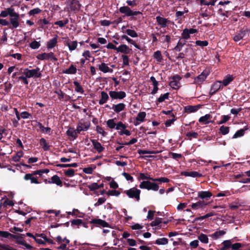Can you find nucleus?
Listing matches in <instances>:
<instances>
[{"label": "nucleus", "mask_w": 250, "mask_h": 250, "mask_svg": "<svg viewBox=\"0 0 250 250\" xmlns=\"http://www.w3.org/2000/svg\"><path fill=\"white\" fill-rule=\"evenodd\" d=\"M37 58L40 60H51L54 61H57V58L55 56L54 54L52 52L48 53H43L41 54H39L37 56Z\"/></svg>", "instance_id": "9"}, {"label": "nucleus", "mask_w": 250, "mask_h": 250, "mask_svg": "<svg viewBox=\"0 0 250 250\" xmlns=\"http://www.w3.org/2000/svg\"><path fill=\"white\" fill-rule=\"evenodd\" d=\"M162 223V219L160 218H157L155 220L152 221L151 223V226H157L160 228L161 227V224Z\"/></svg>", "instance_id": "49"}, {"label": "nucleus", "mask_w": 250, "mask_h": 250, "mask_svg": "<svg viewBox=\"0 0 250 250\" xmlns=\"http://www.w3.org/2000/svg\"><path fill=\"white\" fill-rule=\"evenodd\" d=\"M58 167H76L78 166V164L76 163L69 164H58L57 165Z\"/></svg>", "instance_id": "52"}, {"label": "nucleus", "mask_w": 250, "mask_h": 250, "mask_svg": "<svg viewBox=\"0 0 250 250\" xmlns=\"http://www.w3.org/2000/svg\"><path fill=\"white\" fill-rule=\"evenodd\" d=\"M107 126L111 129H113L116 127V123H115L113 119H109L106 122Z\"/></svg>", "instance_id": "56"}, {"label": "nucleus", "mask_w": 250, "mask_h": 250, "mask_svg": "<svg viewBox=\"0 0 250 250\" xmlns=\"http://www.w3.org/2000/svg\"><path fill=\"white\" fill-rule=\"evenodd\" d=\"M212 116L209 114H206L204 116H202L199 119V122L202 123L204 125H207L209 124V123H212V121H210L211 119Z\"/></svg>", "instance_id": "22"}, {"label": "nucleus", "mask_w": 250, "mask_h": 250, "mask_svg": "<svg viewBox=\"0 0 250 250\" xmlns=\"http://www.w3.org/2000/svg\"><path fill=\"white\" fill-rule=\"evenodd\" d=\"M90 126V122L85 119H81L78 123L77 131L80 133L81 131H87Z\"/></svg>", "instance_id": "5"}, {"label": "nucleus", "mask_w": 250, "mask_h": 250, "mask_svg": "<svg viewBox=\"0 0 250 250\" xmlns=\"http://www.w3.org/2000/svg\"><path fill=\"white\" fill-rule=\"evenodd\" d=\"M57 38L58 36L56 35L54 38L51 39L48 42H47L46 47L47 49H52L57 45L58 42Z\"/></svg>", "instance_id": "21"}, {"label": "nucleus", "mask_w": 250, "mask_h": 250, "mask_svg": "<svg viewBox=\"0 0 250 250\" xmlns=\"http://www.w3.org/2000/svg\"><path fill=\"white\" fill-rule=\"evenodd\" d=\"M24 70L26 73V77L28 78H39L42 76V71H41L40 68L38 67L32 69L26 68Z\"/></svg>", "instance_id": "3"}, {"label": "nucleus", "mask_w": 250, "mask_h": 250, "mask_svg": "<svg viewBox=\"0 0 250 250\" xmlns=\"http://www.w3.org/2000/svg\"><path fill=\"white\" fill-rule=\"evenodd\" d=\"M223 86L221 84V81H218L215 82L211 86L209 91V94L213 95L217 92L219 89L222 88Z\"/></svg>", "instance_id": "11"}, {"label": "nucleus", "mask_w": 250, "mask_h": 250, "mask_svg": "<svg viewBox=\"0 0 250 250\" xmlns=\"http://www.w3.org/2000/svg\"><path fill=\"white\" fill-rule=\"evenodd\" d=\"M38 126L41 130H42L43 132H45L49 135H50L51 134V129L50 127H45L41 123H39Z\"/></svg>", "instance_id": "40"}, {"label": "nucleus", "mask_w": 250, "mask_h": 250, "mask_svg": "<svg viewBox=\"0 0 250 250\" xmlns=\"http://www.w3.org/2000/svg\"><path fill=\"white\" fill-rule=\"evenodd\" d=\"M125 108V104L124 103H119L116 104H113L111 108L115 113H118L124 110Z\"/></svg>", "instance_id": "19"}, {"label": "nucleus", "mask_w": 250, "mask_h": 250, "mask_svg": "<svg viewBox=\"0 0 250 250\" xmlns=\"http://www.w3.org/2000/svg\"><path fill=\"white\" fill-rule=\"evenodd\" d=\"M182 174L186 177L189 176L192 177H200L202 175V174L197 171H184Z\"/></svg>", "instance_id": "25"}, {"label": "nucleus", "mask_w": 250, "mask_h": 250, "mask_svg": "<svg viewBox=\"0 0 250 250\" xmlns=\"http://www.w3.org/2000/svg\"><path fill=\"white\" fill-rule=\"evenodd\" d=\"M244 133L245 130L243 129H239L238 131H237L236 133L233 135L232 138L235 139L242 137L244 135Z\"/></svg>", "instance_id": "48"}, {"label": "nucleus", "mask_w": 250, "mask_h": 250, "mask_svg": "<svg viewBox=\"0 0 250 250\" xmlns=\"http://www.w3.org/2000/svg\"><path fill=\"white\" fill-rule=\"evenodd\" d=\"M130 49L125 44H122L119 45L117 47V51L118 52H121L125 54H128L130 52Z\"/></svg>", "instance_id": "27"}, {"label": "nucleus", "mask_w": 250, "mask_h": 250, "mask_svg": "<svg viewBox=\"0 0 250 250\" xmlns=\"http://www.w3.org/2000/svg\"><path fill=\"white\" fill-rule=\"evenodd\" d=\"M188 12L187 8H185L183 11H177L175 13V16L177 19L180 18L181 16L184 15V14L187 13Z\"/></svg>", "instance_id": "58"}, {"label": "nucleus", "mask_w": 250, "mask_h": 250, "mask_svg": "<svg viewBox=\"0 0 250 250\" xmlns=\"http://www.w3.org/2000/svg\"><path fill=\"white\" fill-rule=\"evenodd\" d=\"M214 215V213L213 212H210L209 213H208L207 214H206V215H203V216H200V217H196L194 219V221H193V222H196L198 221H201V220H203L206 218H208L209 217H211V216H212Z\"/></svg>", "instance_id": "34"}, {"label": "nucleus", "mask_w": 250, "mask_h": 250, "mask_svg": "<svg viewBox=\"0 0 250 250\" xmlns=\"http://www.w3.org/2000/svg\"><path fill=\"white\" fill-rule=\"evenodd\" d=\"M139 187L142 189H147V190L154 191H157L159 189V186L156 183H152L149 181H143L140 183Z\"/></svg>", "instance_id": "4"}, {"label": "nucleus", "mask_w": 250, "mask_h": 250, "mask_svg": "<svg viewBox=\"0 0 250 250\" xmlns=\"http://www.w3.org/2000/svg\"><path fill=\"white\" fill-rule=\"evenodd\" d=\"M169 96L168 93H166L164 94L161 95L160 97L158 99L157 101L159 103H162L164 102L166 99H168Z\"/></svg>", "instance_id": "60"}, {"label": "nucleus", "mask_w": 250, "mask_h": 250, "mask_svg": "<svg viewBox=\"0 0 250 250\" xmlns=\"http://www.w3.org/2000/svg\"><path fill=\"white\" fill-rule=\"evenodd\" d=\"M119 11L125 15L126 16H134L141 14L142 13L140 11H133L129 7L124 6L121 7L119 9Z\"/></svg>", "instance_id": "6"}, {"label": "nucleus", "mask_w": 250, "mask_h": 250, "mask_svg": "<svg viewBox=\"0 0 250 250\" xmlns=\"http://www.w3.org/2000/svg\"><path fill=\"white\" fill-rule=\"evenodd\" d=\"M156 244L158 245H165L168 243V239L166 238H161L157 239L155 243Z\"/></svg>", "instance_id": "41"}, {"label": "nucleus", "mask_w": 250, "mask_h": 250, "mask_svg": "<svg viewBox=\"0 0 250 250\" xmlns=\"http://www.w3.org/2000/svg\"><path fill=\"white\" fill-rule=\"evenodd\" d=\"M66 44L70 51L75 50L78 45L77 42L76 41L68 42Z\"/></svg>", "instance_id": "36"}, {"label": "nucleus", "mask_w": 250, "mask_h": 250, "mask_svg": "<svg viewBox=\"0 0 250 250\" xmlns=\"http://www.w3.org/2000/svg\"><path fill=\"white\" fill-rule=\"evenodd\" d=\"M146 117V113L145 112H139L136 117V122L134 123L135 126L138 125L140 123L143 122Z\"/></svg>", "instance_id": "17"}, {"label": "nucleus", "mask_w": 250, "mask_h": 250, "mask_svg": "<svg viewBox=\"0 0 250 250\" xmlns=\"http://www.w3.org/2000/svg\"><path fill=\"white\" fill-rule=\"evenodd\" d=\"M69 21L67 19L64 20L58 21L54 22V24L58 25L60 27L62 28L65 25L68 23Z\"/></svg>", "instance_id": "42"}, {"label": "nucleus", "mask_w": 250, "mask_h": 250, "mask_svg": "<svg viewBox=\"0 0 250 250\" xmlns=\"http://www.w3.org/2000/svg\"><path fill=\"white\" fill-rule=\"evenodd\" d=\"M24 234H21L20 236L13 235L7 231H1L0 230V237L2 238H8L9 236L14 238L16 240L18 244L22 245L25 242L23 238V236H24Z\"/></svg>", "instance_id": "1"}, {"label": "nucleus", "mask_w": 250, "mask_h": 250, "mask_svg": "<svg viewBox=\"0 0 250 250\" xmlns=\"http://www.w3.org/2000/svg\"><path fill=\"white\" fill-rule=\"evenodd\" d=\"M198 239L202 243L207 244L208 242V239L206 234H201L198 237Z\"/></svg>", "instance_id": "47"}, {"label": "nucleus", "mask_w": 250, "mask_h": 250, "mask_svg": "<svg viewBox=\"0 0 250 250\" xmlns=\"http://www.w3.org/2000/svg\"><path fill=\"white\" fill-rule=\"evenodd\" d=\"M226 234V231L224 230H221L215 231L214 233L211 235V237L214 239H217L221 236H222Z\"/></svg>", "instance_id": "35"}, {"label": "nucleus", "mask_w": 250, "mask_h": 250, "mask_svg": "<svg viewBox=\"0 0 250 250\" xmlns=\"http://www.w3.org/2000/svg\"><path fill=\"white\" fill-rule=\"evenodd\" d=\"M208 73L207 71H204L202 73L194 79V83L201 84L206 80Z\"/></svg>", "instance_id": "14"}, {"label": "nucleus", "mask_w": 250, "mask_h": 250, "mask_svg": "<svg viewBox=\"0 0 250 250\" xmlns=\"http://www.w3.org/2000/svg\"><path fill=\"white\" fill-rule=\"evenodd\" d=\"M91 223L101 226L103 227H109V224L104 220L100 219H95L91 221Z\"/></svg>", "instance_id": "23"}, {"label": "nucleus", "mask_w": 250, "mask_h": 250, "mask_svg": "<svg viewBox=\"0 0 250 250\" xmlns=\"http://www.w3.org/2000/svg\"><path fill=\"white\" fill-rule=\"evenodd\" d=\"M63 73L67 74H75L77 73V68L71 64L68 69L64 70Z\"/></svg>", "instance_id": "31"}, {"label": "nucleus", "mask_w": 250, "mask_h": 250, "mask_svg": "<svg viewBox=\"0 0 250 250\" xmlns=\"http://www.w3.org/2000/svg\"><path fill=\"white\" fill-rule=\"evenodd\" d=\"M169 85L171 88L175 89H179L180 87V83L178 81L172 80L170 82Z\"/></svg>", "instance_id": "43"}, {"label": "nucleus", "mask_w": 250, "mask_h": 250, "mask_svg": "<svg viewBox=\"0 0 250 250\" xmlns=\"http://www.w3.org/2000/svg\"><path fill=\"white\" fill-rule=\"evenodd\" d=\"M220 131L222 135H227L229 133V127L228 126H225L224 125H222L220 128Z\"/></svg>", "instance_id": "50"}, {"label": "nucleus", "mask_w": 250, "mask_h": 250, "mask_svg": "<svg viewBox=\"0 0 250 250\" xmlns=\"http://www.w3.org/2000/svg\"><path fill=\"white\" fill-rule=\"evenodd\" d=\"M140 190L138 189L137 188H131L129 190H127L125 191V193L129 198H134L138 201L140 200Z\"/></svg>", "instance_id": "7"}, {"label": "nucleus", "mask_w": 250, "mask_h": 250, "mask_svg": "<svg viewBox=\"0 0 250 250\" xmlns=\"http://www.w3.org/2000/svg\"><path fill=\"white\" fill-rule=\"evenodd\" d=\"M212 196L211 192L209 191H201L197 193V196L202 200H208Z\"/></svg>", "instance_id": "12"}, {"label": "nucleus", "mask_w": 250, "mask_h": 250, "mask_svg": "<svg viewBox=\"0 0 250 250\" xmlns=\"http://www.w3.org/2000/svg\"><path fill=\"white\" fill-rule=\"evenodd\" d=\"M14 205L13 202L12 200H9L8 199H1L0 204V207L1 206L3 207H6L7 206H13Z\"/></svg>", "instance_id": "33"}, {"label": "nucleus", "mask_w": 250, "mask_h": 250, "mask_svg": "<svg viewBox=\"0 0 250 250\" xmlns=\"http://www.w3.org/2000/svg\"><path fill=\"white\" fill-rule=\"evenodd\" d=\"M19 14L17 12L10 17L9 23H10L12 24L13 28H16L19 26Z\"/></svg>", "instance_id": "10"}, {"label": "nucleus", "mask_w": 250, "mask_h": 250, "mask_svg": "<svg viewBox=\"0 0 250 250\" xmlns=\"http://www.w3.org/2000/svg\"><path fill=\"white\" fill-rule=\"evenodd\" d=\"M40 144L42 146L44 150L46 151L49 149L50 146L47 144L45 139L41 138L40 141Z\"/></svg>", "instance_id": "39"}, {"label": "nucleus", "mask_w": 250, "mask_h": 250, "mask_svg": "<svg viewBox=\"0 0 250 250\" xmlns=\"http://www.w3.org/2000/svg\"><path fill=\"white\" fill-rule=\"evenodd\" d=\"M109 95L112 100H122L126 97L125 92L122 91H110Z\"/></svg>", "instance_id": "8"}, {"label": "nucleus", "mask_w": 250, "mask_h": 250, "mask_svg": "<svg viewBox=\"0 0 250 250\" xmlns=\"http://www.w3.org/2000/svg\"><path fill=\"white\" fill-rule=\"evenodd\" d=\"M230 119V117L229 115H223L222 116V119L219 121L218 124L221 125L225 123L228 121Z\"/></svg>", "instance_id": "64"}, {"label": "nucleus", "mask_w": 250, "mask_h": 250, "mask_svg": "<svg viewBox=\"0 0 250 250\" xmlns=\"http://www.w3.org/2000/svg\"><path fill=\"white\" fill-rule=\"evenodd\" d=\"M16 12H15L14 8L12 7H9L1 12V13H0V17L5 18L7 16L9 15L11 17Z\"/></svg>", "instance_id": "16"}, {"label": "nucleus", "mask_w": 250, "mask_h": 250, "mask_svg": "<svg viewBox=\"0 0 250 250\" xmlns=\"http://www.w3.org/2000/svg\"><path fill=\"white\" fill-rule=\"evenodd\" d=\"M41 44L39 42L34 41L30 44V47L33 49H36L40 47Z\"/></svg>", "instance_id": "57"}, {"label": "nucleus", "mask_w": 250, "mask_h": 250, "mask_svg": "<svg viewBox=\"0 0 250 250\" xmlns=\"http://www.w3.org/2000/svg\"><path fill=\"white\" fill-rule=\"evenodd\" d=\"M156 20L158 24L163 28L166 27L167 23L169 21L167 19L160 16H157Z\"/></svg>", "instance_id": "18"}, {"label": "nucleus", "mask_w": 250, "mask_h": 250, "mask_svg": "<svg viewBox=\"0 0 250 250\" xmlns=\"http://www.w3.org/2000/svg\"><path fill=\"white\" fill-rule=\"evenodd\" d=\"M153 57L158 62H161L163 60L162 55L160 51H157L155 52Z\"/></svg>", "instance_id": "46"}, {"label": "nucleus", "mask_w": 250, "mask_h": 250, "mask_svg": "<svg viewBox=\"0 0 250 250\" xmlns=\"http://www.w3.org/2000/svg\"><path fill=\"white\" fill-rule=\"evenodd\" d=\"M125 32L128 35L132 38H136L138 37L137 33L133 30L127 29Z\"/></svg>", "instance_id": "54"}, {"label": "nucleus", "mask_w": 250, "mask_h": 250, "mask_svg": "<svg viewBox=\"0 0 250 250\" xmlns=\"http://www.w3.org/2000/svg\"><path fill=\"white\" fill-rule=\"evenodd\" d=\"M122 40H125L128 43L133 45L136 48H139L138 45L134 42L133 40L128 38L126 35H122L121 37Z\"/></svg>", "instance_id": "38"}, {"label": "nucleus", "mask_w": 250, "mask_h": 250, "mask_svg": "<svg viewBox=\"0 0 250 250\" xmlns=\"http://www.w3.org/2000/svg\"><path fill=\"white\" fill-rule=\"evenodd\" d=\"M71 223L72 225H76L79 226L83 224V221L81 219H77L72 220Z\"/></svg>", "instance_id": "63"}, {"label": "nucleus", "mask_w": 250, "mask_h": 250, "mask_svg": "<svg viewBox=\"0 0 250 250\" xmlns=\"http://www.w3.org/2000/svg\"><path fill=\"white\" fill-rule=\"evenodd\" d=\"M150 180L153 181H159L160 182L168 183L169 180L166 177H161L159 178H150Z\"/></svg>", "instance_id": "51"}, {"label": "nucleus", "mask_w": 250, "mask_h": 250, "mask_svg": "<svg viewBox=\"0 0 250 250\" xmlns=\"http://www.w3.org/2000/svg\"><path fill=\"white\" fill-rule=\"evenodd\" d=\"M161 39L163 42H166L169 44L170 42L171 37L169 35H163L161 37Z\"/></svg>", "instance_id": "62"}, {"label": "nucleus", "mask_w": 250, "mask_h": 250, "mask_svg": "<svg viewBox=\"0 0 250 250\" xmlns=\"http://www.w3.org/2000/svg\"><path fill=\"white\" fill-rule=\"evenodd\" d=\"M87 187L91 191H93L99 188V186L96 183H93L89 185Z\"/></svg>", "instance_id": "59"}, {"label": "nucleus", "mask_w": 250, "mask_h": 250, "mask_svg": "<svg viewBox=\"0 0 250 250\" xmlns=\"http://www.w3.org/2000/svg\"><path fill=\"white\" fill-rule=\"evenodd\" d=\"M190 38V34L188 32V28H185L183 30L182 33V38L184 40H188Z\"/></svg>", "instance_id": "53"}, {"label": "nucleus", "mask_w": 250, "mask_h": 250, "mask_svg": "<svg viewBox=\"0 0 250 250\" xmlns=\"http://www.w3.org/2000/svg\"><path fill=\"white\" fill-rule=\"evenodd\" d=\"M199 109L198 106L188 105L185 107L186 112L190 113L196 111Z\"/></svg>", "instance_id": "32"}, {"label": "nucleus", "mask_w": 250, "mask_h": 250, "mask_svg": "<svg viewBox=\"0 0 250 250\" xmlns=\"http://www.w3.org/2000/svg\"><path fill=\"white\" fill-rule=\"evenodd\" d=\"M80 4L77 0H68L65 10L68 12H76L80 9Z\"/></svg>", "instance_id": "2"}, {"label": "nucleus", "mask_w": 250, "mask_h": 250, "mask_svg": "<svg viewBox=\"0 0 250 250\" xmlns=\"http://www.w3.org/2000/svg\"><path fill=\"white\" fill-rule=\"evenodd\" d=\"M208 205V203L206 201L199 200L196 203H192L190 206L193 209L197 210L203 208Z\"/></svg>", "instance_id": "13"}, {"label": "nucleus", "mask_w": 250, "mask_h": 250, "mask_svg": "<svg viewBox=\"0 0 250 250\" xmlns=\"http://www.w3.org/2000/svg\"><path fill=\"white\" fill-rule=\"evenodd\" d=\"M189 140H191L192 138H196L198 136V134L194 131L188 132L186 134Z\"/></svg>", "instance_id": "55"}, {"label": "nucleus", "mask_w": 250, "mask_h": 250, "mask_svg": "<svg viewBox=\"0 0 250 250\" xmlns=\"http://www.w3.org/2000/svg\"><path fill=\"white\" fill-rule=\"evenodd\" d=\"M161 150L160 151H147L146 150H138V152L139 154H157L161 152Z\"/></svg>", "instance_id": "45"}, {"label": "nucleus", "mask_w": 250, "mask_h": 250, "mask_svg": "<svg viewBox=\"0 0 250 250\" xmlns=\"http://www.w3.org/2000/svg\"><path fill=\"white\" fill-rule=\"evenodd\" d=\"M41 10L39 8H34L29 11L28 14L30 16H34L35 15L40 13Z\"/></svg>", "instance_id": "61"}, {"label": "nucleus", "mask_w": 250, "mask_h": 250, "mask_svg": "<svg viewBox=\"0 0 250 250\" xmlns=\"http://www.w3.org/2000/svg\"><path fill=\"white\" fill-rule=\"evenodd\" d=\"M91 142L94 148L99 153L102 152L104 149L102 145L96 140H92Z\"/></svg>", "instance_id": "24"}, {"label": "nucleus", "mask_w": 250, "mask_h": 250, "mask_svg": "<svg viewBox=\"0 0 250 250\" xmlns=\"http://www.w3.org/2000/svg\"><path fill=\"white\" fill-rule=\"evenodd\" d=\"M51 181H48V183L50 184H55L58 186H62V182L61 180L60 177L57 175H54L51 177Z\"/></svg>", "instance_id": "28"}, {"label": "nucleus", "mask_w": 250, "mask_h": 250, "mask_svg": "<svg viewBox=\"0 0 250 250\" xmlns=\"http://www.w3.org/2000/svg\"><path fill=\"white\" fill-rule=\"evenodd\" d=\"M23 152L22 151H18L17 154L12 158L13 160L15 162H19L21 157H23Z\"/></svg>", "instance_id": "44"}, {"label": "nucleus", "mask_w": 250, "mask_h": 250, "mask_svg": "<svg viewBox=\"0 0 250 250\" xmlns=\"http://www.w3.org/2000/svg\"><path fill=\"white\" fill-rule=\"evenodd\" d=\"M99 69L104 73H112L113 70L112 68L108 66V64L104 63L102 62L101 64L97 65Z\"/></svg>", "instance_id": "15"}, {"label": "nucleus", "mask_w": 250, "mask_h": 250, "mask_svg": "<svg viewBox=\"0 0 250 250\" xmlns=\"http://www.w3.org/2000/svg\"><path fill=\"white\" fill-rule=\"evenodd\" d=\"M233 78L232 76H226L223 81H220L223 86H226L228 85L232 81Z\"/></svg>", "instance_id": "29"}, {"label": "nucleus", "mask_w": 250, "mask_h": 250, "mask_svg": "<svg viewBox=\"0 0 250 250\" xmlns=\"http://www.w3.org/2000/svg\"><path fill=\"white\" fill-rule=\"evenodd\" d=\"M246 33V30H241L239 33L234 36L233 38V40L236 42H239L245 36Z\"/></svg>", "instance_id": "26"}, {"label": "nucleus", "mask_w": 250, "mask_h": 250, "mask_svg": "<svg viewBox=\"0 0 250 250\" xmlns=\"http://www.w3.org/2000/svg\"><path fill=\"white\" fill-rule=\"evenodd\" d=\"M73 83L76 87L75 89V90L76 92L80 93L81 94H83L84 92L83 88L80 85L79 83H78L77 81H74Z\"/></svg>", "instance_id": "37"}, {"label": "nucleus", "mask_w": 250, "mask_h": 250, "mask_svg": "<svg viewBox=\"0 0 250 250\" xmlns=\"http://www.w3.org/2000/svg\"><path fill=\"white\" fill-rule=\"evenodd\" d=\"M79 133L77 131V129H74L73 128H70L66 131V134L71 137L73 139H76L77 137V134Z\"/></svg>", "instance_id": "30"}, {"label": "nucleus", "mask_w": 250, "mask_h": 250, "mask_svg": "<svg viewBox=\"0 0 250 250\" xmlns=\"http://www.w3.org/2000/svg\"><path fill=\"white\" fill-rule=\"evenodd\" d=\"M109 100V95L104 91L101 92V99L99 101V104L100 105H103L106 103Z\"/></svg>", "instance_id": "20"}]
</instances>
